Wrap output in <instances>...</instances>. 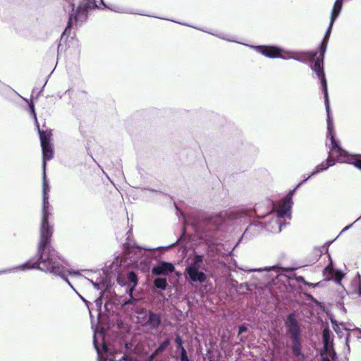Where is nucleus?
<instances>
[{
  "label": "nucleus",
  "mask_w": 361,
  "mask_h": 361,
  "mask_svg": "<svg viewBox=\"0 0 361 361\" xmlns=\"http://www.w3.org/2000/svg\"><path fill=\"white\" fill-rule=\"evenodd\" d=\"M51 206H47V203L42 205L40 238L37 252L38 259H30L25 263L16 267V269L19 271L39 269L46 273L52 274L63 279L75 291L66 276L67 274L71 276H78L80 275L79 272L65 267L63 264L61 257L51 245L53 227L49 224V219L51 216Z\"/></svg>",
  "instance_id": "f257e3e1"
},
{
  "label": "nucleus",
  "mask_w": 361,
  "mask_h": 361,
  "mask_svg": "<svg viewBox=\"0 0 361 361\" xmlns=\"http://www.w3.org/2000/svg\"><path fill=\"white\" fill-rule=\"evenodd\" d=\"M327 138L330 140L331 147L329 152L328 158L325 161L322 162L317 165L311 174L305 178L302 182L300 183L296 189L302 184V183L307 180L311 176H313L318 173L326 170L329 167L334 166L336 161L345 162L353 164L357 168L361 169V157L356 156L349 155L344 149L339 146L338 140L335 139V131L333 123L332 116L327 117Z\"/></svg>",
  "instance_id": "f03ea898"
},
{
  "label": "nucleus",
  "mask_w": 361,
  "mask_h": 361,
  "mask_svg": "<svg viewBox=\"0 0 361 361\" xmlns=\"http://www.w3.org/2000/svg\"><path fill=\"white\" fill-rule=\"evenodd\" d=\"M67 2L68 5L67 8H65V9L71 10V13L69 16L68 25L63 35L68 33L73 24L78 25V24L85 21L87 17V11L89 9L97 7L95 0H82V2H81L78 6L77 10L74 9L73 0H67Z\"/></svg>",
  "instance_id": "7ed1b4c3"
},
{
  "label": "nucleus",
  "mask_w": 361,
  "mask_h": 361,
  "mask_svg": "<svg viewBox=\"0 0 361 361\" xmlns=\"http://www.w3.org/2000/svg\"><path fill=\"white\" fill-rule=\"evenodd\" d=\"M296 190V188L290 190L286 197L282 200L274 219L264 225L265 228L271 233H280L281 227L284 224L283 219L285 218L290 219V209L293 205L292 197Z\"/></svg>",
  "instance_id": "20e7f679"
},
{
  "label": "nucleus",
  "mask_w": 361,
  "mask_h": 361,
  "mask_svg": "<svg viewBox=\"0 0 361 361\" xmlns=\"http://www.w3.org/2000/svg\"><path fill=\"white\" fill-rule=\"evenodd\" d=\"M323 42H322L321 47H320V52H321V58H317L316 61H314V64L311 66L312 70L316 73L318 79L320 80L321 86H322V91L324 93V103H325V108L326 111L327 117L328 116H332L330 111V104H329V95H328V90H327V82L324 71V67H323V59L324 56L325 54V51L323 54L322 47H323Z\"/></svg>",
  "instance_id": "39448f33"
},
{
  "label": "nucleus",
  "mask_w": 361,
  "mask_h": 361,
  "mask_svg": "<svg viewBox=\"0 0 361 361\" xmlns=\"http://www.w3.org/2000/svg\"><path fill=\"white\" fill-rule=\"evenodd\" d=\"M202 269H204L203 256L193 255L185 268V273L191 282L203 283L207 280V275L201 271Z\"/></svg>",
  "instance_id": "423d86ee"
},
{
  "label": "nucleus",
  "mask_w": 361,
  "mask_h": 361,
  "mask_svg": "<svg viewBox=\"0 0 361 361\" xmlns=\"http://www.w3.org/2000/svg\"><path fill=\"white\" fill-rule=\"evenodd\" d=\"M42 155H43V161H42V169H43V202L42 205H44V203H47V206H51L49 202V195L48 192L50 190V187L46 179V164L47 161L50 160L54 157V151L52 148V145L51 143H47L44 145H41Z\"/></svg>",
  "instance_id": "0eeeda50"
},
{
  "label": "nucleus",
  "mask_w": 361,
  "mask_h": 361,
  "mask_svg": "<svg viewBox=\"0 0 361 361\" xmlns=\"http://www.w3.org/2000/svg\"><path fill=\"white\" fill-rule=\"evenodd\" d=\"M331 321L333 324V328L339 338H342L343 337H345V338H350V337L361 338V331L359 329L350 330L347 329L343 323L338 324L333 319H331Z\"/></svg>",
  "instance_id": "6e6552de"
},
{
  "label": "nucleus",
  "mask_w": 361,
  "mask_h": 361,
  "mask_svg": "<svg viewBox=\"0 0 361 361\" xmlns=\"http://www.w3.org/2000/svg\"><path fill=\"white\" fill-rule=\"evenodd\" d=\"M257 52L269 58H281L285 55L286 50L274 46H250Z\"/></svg>",
  "instance_id": "1a4fd4ad"
},
{
  "label": "nucleus",
  "mask_w": 361,
  "mask_h": 361,
  "mask_svg": "<svg viewBox=\"0 0 361 361\" xmlns=\"http://www.w3.org/2000/svg\"><path fill=\"white\" fill-rule=\"evenodd\" d=\"M342 6H343V4H341V3H338V2L334 3V5L333 6V9H332L331 13L330 23H329V25L326 32L325 36L323 39V44H324L323 47H322L323 53L324 51H326V50L327 43L329 41V36H330V34L331 32L333 25L341 13V11L342 9Z\"/></svg>",
  "instance_id": "9d476101"
},
{
  "label": "nucleus",
  "mask_w": 361,
  "mask_h": 361,
  "mask_svg": "<svg viewBox=\"0 0 361 361\" xmlns=\"http://www.w3.org/2000/svg\"><path fill=\"white\" fill-rule=\"evenodd\" d=\"M317 56L316 52H298L286 50L283 59H295L296 61L306 63L309 61L314 60Z\"/></svg>",
  "instance_id": "9b49d317"
},
{
  "label": "nucleus",
  "mask_w": 361,
  "mask_h": 361,
  "mask_svg": "<svg viewBox=\"0 0 361 361\" xmlns=\"http://www.w3.org/2000/svg\"><path fill=\"white\" fill-rule=\"evenodd\" d=\"M29 107H30V109L31 115H32V118L35 119L37 128L38 129V132H39V137H40L41 145L51 143L50 142L51 137V130H46V131L40 130L39 126V123L37 122V115H36V113L35 111V106H34V104L32 102L29 104Z\"/></svg>",
  "instance_id": "f8f14e48"
},
{
  "label": "nucleus",
  "mask_w": 361,
  "mask_h": 361,
  "mask_svg": "<svg viewBox=\"0 0 361 361\" xmlns=\"http://www.w3.org/2000/svg\"><path fill=\"white\" fill-rule=\"evenodd\" d=\"M175 267L173 264L166 262H161L154 266L152 269V273L155 276H167L173 273Z\"/></svg>",
  "instance_id": "ddd939ff"
},
{
  "label": "nucleus",
  "mask_w": 361,
  "mask_h": 361,
  "mask_svg": "<svg viewBox=\"0 0 361 361\" xmlns=\"http://www.w3.org/2000/svg\"><path fill=\"white\" fill-rule=\"evenodd\" d=\"M286 325L289 333L291 334V338H299L300 331L297 321L295 320V314H290L288 315L286 321Z\"/></svg>",
  "instance_id": "4468645a"
},
{
  "label": "nucleus",
  "mask_w": 361,
  "mask_h": 361,
  "mask_svg": "<svg viewBox=\"0 0 361 361\" xmlns=\"http://www.w3.org/2000/svg\"><path fill=\"white\" fill-rule=\"evenodd\" d=\"M264 271L269 273V277L273 279L282 274L285 271V269L278 265H274L271 267H265L264 268L252 269L248 270L249 272H261Z\"/></svg>",
  "instance_id": "2eb2a0df"
},
{
  "label": "nucleus",
  "mask_w": 361,
  "mask_h": 361,
  "mask_svg": "<svg viewBox=\"0 0 361 361\" xmlns=\"http://www.w3.org/2000/svg\"><path fill=\"white\" fill-rule=\"evenodd\" d=\"M85 279H86L87 281H88L89 282H90L94 288L97 290H101L102 292L100 293V295L99 298H97L96 300H95V303H96V305L98 307H100L101 305H102V295H103V292H102V290L106 288V283L104 281V280L102 279H99V280H97L96 281H94L92 279H87L86 277H85Z\"/></svg>",
  "instance_id": "dca6fc26"
},
{
  "label": "nucleus",
  "mask_w": 361,
  "mask_h": 361,
  "mask_svg": "<svg viewBox=\"0 0 361 361\" xmlns=\"http://www.w3.org/2000/svg\"><path fill=\"white\" fill-rule=\"evenodd\" d=\"M106 341L107 340H93V343L98 355H101L102 352L109 354L114 353Z\"/></svg>",
  "instance_id": "f3484780"
},
{
  "label": "nucleus",
  "mask_w": 361,
  "mask_h": 361,
  "mask_svg": "<svg viewBox=\"0 0 361 361\" xmlns=\"http://www.w3.org/2000/svg\"><path fill=\"white\" fill-rule=\"evenodd\" d=\"M161 323V316L159 314L152 312H149V317L146 324L152 329H155L159 326Z\"/></svg>",
  "instance_id": "a211bd4d"
},
{
  "label": "nucleus",
  "mask_w": 361,
  "mask_h": 361,
  "mask_svg": "<svg viewBox=\"0 0 361 361\" xmlns=\"http://www.w3.org/2000/svg\"><path fill=\"white\" fill-rule=\"evenodd\" d=\"M324 341V350L321 355H323L324 353L328 355V357L334 360L336 357V352L333 348L332 341L334 340H323Z\"/></svg>",
  "instance_id": "6ab92c4d"
},
{
  "label": "nucleus",
  "mask_w": 361,
  "mask_h": 361,
  "mask_svg": "<svg viewBox=\"0 0 361 361\" xmlns=\"http://www.w3.org/2000/svg\"><path fill=\"white\" fill-rule=\"evenodd\" d=\"M127 278L128 281L132 283V286L129 289V292L131 295L134 290V288L136 286L137 283V277L134 272L130 271L128 274Z\"/></svg>",
  "instance_id": "aec40b11"
},
{
  "label": "nucleus",
  "mask_w": 361,
  "mask_h": 361,
  "mask_svg": "<svg viewBox=\"0 0 361 361\" xmlns=\"http://www.w3.org/2000/svg\"><path fill=\"white\" fill-rule=\"evenodd\" d=\"M177 344V347L180 348V361H189V359L187 355L186 350L183 346V340H175Z\"/></svg>",
  "instance_id": "412c9836"
},
{
  "label": "nucleus",
  "mask_w": 361,
  "mask_h": 361,
  "mask_svg": "<svg viewBox=\"0 0 361 361\" xmlns=\"http://www.w3.org/2000/svg\"><path fill=\"white\" fill-rule=\"evenodd\" d=\"M156 288L165 290L167 286V281L164 278H157L154 281Z\"/></svg>",
  "instance_id": "4be33fe9"
},
{
  "label": "nucleus",
  "mask_w": 361,
  "mask_h": 361,
  "mask_svg": "<svg viewBox=\"0 0 361 361\" xmlns=\"http://www.w3.org/2000/svg\"><path fill=\"white\" fill-rule=\"evenodd\" d=\"M293 352L295 355L298 356L300 354V340H293Z\"/></svg>",
  "instance_id": "5701e85b"
},
{
  "label": "nucleus",
  "mask_w": 361,
  "mask_h": 361,
  "mask_svg": "<svg viewBox=\"0 0 361 361\" xmlns=\"http://www.w3.org/2000/svg\"><path fill=\"white\" fill-rule=\"evenodd\" d=\"M127 252L128 254H131L133 252H135V255H137V257H135L134 260L135 261L140 255H141L142 249L140 247H132L130 250H128Z\"/></svg>",
  "instance_id": "b1692460"
},
{
  "label": "nucleus",
  "mask_w": 361,
  "mask_h": 361,
  "mask_svg": "<svg viewBox=\"0 0 361 361\" xmlns=\"http://www.w3.org/2000/svg\"><path fill=\"white\" fill-rule=\"evenodd\" d=\"M343 274L341 271H336L334 274V279L337 283H341Z\"/></svg>",
  "instance_id": "393cba45"
},
{
  "label": "nucleus",
  "mask_w": 361,
  "mask_h": 361,
  "mask_svg": "<svg viewBox=\"0 0 361 361\" xmlns=\"http://www.w3.org/2000/svg\"><path fill=\"white\" fill-rule=\"evenodd\" d=\"M14 271H18V269H16V267H13V268L6 269H2V270H0V274L11 273Z\"/></svg>",
  "instance_id": "a878e982"
},
{
  "label": "nucleus",
  "mask_w": 361,
  "mask_h": 361,
  "mask_svg": "<svg viewBox=\"0 0 361 361\" xmlns=\"http://www.w3.org/2000/svg\"><path fill=\"white\" fill-rule=\"evenodd\" d=\"M260 207H261V204H259L256 207V208L255 209V213L256 214L259 216V217H263L264 215L260 213Z\"/></svg>",
  "instance_id": "bb28decb"
},
{
  "label": "nucleus",
  "mask_w": 361,
  "mask_h": 361,
  "mask_svg": "<svg viewBox=\"0 0 361 361\" xmlns=\"http://www.w3.org/2000/svg\"><path fill=\"white\" fill-rule=\"evenodd\" d=\"M329 338V331L327 329H324L323 331V338Z\"/></svg>",
  "instance_id": "cd10ccee"
},
{
  "label": "nucleus",
  "mask_w": 361,
  "mask_h": 361,
  "mask_svg": "<svg viewBox=\"0 0 361 361\" xmlns=\"http://www.w3.org/2000/svg\"><path fill=\"white\" fill-rule=\"evenodd\" d=\"M247 330V328L245 326V325H241L240 326H239V330H238V334H242L243 332Z\"/></svg>",
  "instance_id": "c85d7f7f"
},
{
  "label": "nucleus",
  "mask_w": 361,
  "mask_h": 361,
  "mask_svg": "<svg viewBox=\"0 0 361 361\" xmlns=\"http://www.w3.org/2000/svg\"><path fill=\"white\" fill-rule=\"evenodd\" d=\"M159 350H161V346H160V347H159V348L156 350V352H155L154 353H152V354L150 355V357H149V360H147V361H152V360L154 359V356H155V354H156L158 351H159Z\"/></svg>",
  "instance_id": "c756f323"
},
{
  "label": "nucleus",
  "mask_w": 361,
  "mask_h": 361,
  "mask_svg": "<svg viewBox=\"0 0 361 361\" xmlns=\"http://www.w3.org/2000/svg\"><path fill=\"white\" fill-rule=\"evenodd\" d=\"M218 37H220V38H222L224 39H226L228 41H231V42H233L234 41V40H233L231 39L226 38V36L224 35H223V34H221V35H218Z\"/></svg>",
  "instance_id": "7c9ffc66"
},
{
  "label": "nucleus",
  "mask_w": 361,
  "mask_h": 361,
  "mask_svg": "<svg viewBox=\"0 0 361 361\" xmlns=\"http://www.w3.org/2000/svg\"><path fill=\"white\" fill-rule=\"evenodd\" d=\"M265 204L269 206L267 214H271L272 212V209L271 208V203L269 202H267Z\"/></svg>",
  "instance_id": "2f4dec72"
},
{
  "label": "nucleus",
  "mask_w": 361,
  "mask_h": 361,
  "mask_svg": "<svg viewBox=\"0 0 361 361\" xmlns=\"http://www.w3.org/2000/svg\"><path fill=\"white\" fill-rule=\"evenodd\" d=\"M328 269H329L330 274L332 275L333 274V268L331 265L325 269L326 271Z\"/></svg>",
  "instance_id": "473e14b6"
},
{
  "label": "nucleus",
  "mask_w": 361,
  "mask_h": 361,
  "mask_svg": "<svg viewBox=\"0 0 361 361\" xmlns=\"http://www.w3.org/2000/svg\"><path fill=\"white\" fill-rule=\"evenodd\" d=\"M353 224H350L349 226H345L341 231V233L343 232H345V231H347L348 229H349L351 226H352Z\"/></svg>",
  "instance_id": "72a5a7b5"
},
{
  "label": "nucleus",
  "mask_w": 361,
  "mask_h": 361,
  "mask_svg": "<svg viewBox=\"0 0 361 361\" xmlns=\"http://www.w3.org/2000/svg\"><path fill=\"white\" fill-rule=\"evenodd\" d=\"M135 299L129 300H128V301H126V302L123 303V305H127V304L131 303V302H135Z\"/></svg>",
  "instance_id": "f704fd0d"
},
{
  "label": "nucleus",
  "mask_w": 361,
  "mask_h": 361,
  "mask_svg": "<svg viewBox=\"0 0 361 361\" xmlns=\"http://www.w3.org/2000/svg\"><path fill=\"white\" fill-rule=\"evenodd\" d=\"M322 361H331L329 357H324L322 360Z\"/></svg>",
  "instance_id": "c9c22d12"
},
{
  "label": "nucleus",
  "mask_w": 361,
  "mask_h": 361,
  "mask_svg": "<svg viewBox=\"0 0 361 361\" xmlns=\"http://www.w3.org/2000/svg\"><path fill=\"white\" fill-rule=\"evenodd\" d=\"M169 340H166V341L164 343V345H167L169 343Z\"/></svg>",
  "instance_id": "e433bc0d"
},
{
  "label": "nucleus",
  "mask_w": 361,
  "mask_h": 361,
  "mask_svg": "<svg viewBox=\"0 0 361 361\" xmlns=\"http://www.w3.org/2000/svg\"><path fill=\"white\" fill-rule=\"evenodd\" d=\"M335 2L341 3L343 4V0H336Z\"/></svg>",
  "instance_id": "4c0bfd02"
},
{
  "label": "nucleus",
  "mask_w": 361,
  "mask_h": 361,
  "mask_svg": "<svg viewBox=\"0 0 361 361\" xmlns=\"http://www.w3.org/2000/svg\"><path fill=\"white\" fill-rule=\"evenodd\" d=\"M80 298L83 300V301H85V300L84 299V298H82L81 295H80Z\"/></svg>",
  "instance_id": "58836bf2"
},
{
  "label": "nucleus",
  "mask_w": 361,
  "mask_h": 361,
  "mask_svg": "<svg viewBox=\"0 0 361 361\" xmlns=\"http://www.w3.org/2000/svg\"><path fill=\"white\" fill-rule=\"evenodd\" d=\"M143 250H150L151 249H149V248H143Z\"/></svg>",
  "instance_id": "ea45409f"
},
{
  "label": "nucleus",
  "mask_w": 361,
  "mask_h": 361,
  "mask_svg": "<svg viewBox=\"0 0 361 361\" xmlns=\"http://www.w3.org/2000/svg\"><path fill=\"white\" fill-rule=\"evenodd\" d=\"M115 11H117V12H121V11L120 9L115 10Z\"/></svg>",
  "instance_id": "a19ab883"
},
{
  "label": "nucleus",
  "mask_w": 361,
  "mask_h": 361,
  "mask_svg": "<svg viewBox=\"0 0 361 361\" xmlns=\"http://www.w3.org/2000/svg\"><path fill=\"white\" fill-rule=\"evenodd\" d=\"M360 219H361V216L355 221H358Z\"/></svg>",
  "instance_id": "79ce46f5"
},
{
  "label": "nucleus",
  "mask_w": 361,
  "mask_h": 361,
  "mask_svg": "<svg viewBox=\"0 0 361 361\" xmlns=\"http://www.w3.org/2000/svg\"><path fill=\"white\" fill-rule=\"evenodd\" d=\"M101 1H102V4H103V5H104V2H103V0H101Z\"/></svg>",
  "instance_id": "37998d69"
},
{
  "label": "nucleus",
  "mask_w": 361,
  "mask_h": 361,
  "mask_svg": "<svg viewBox=\"0 0 361 361\" xmlns=\"http://www.w3.org/2000/svg\"><path fill=\"white\" fill-rule=\"evenodd\" d=\"M209 361H212V360H209Z\"/></svg>",
  "instance_id": "c03bdc74"
}]
</instances>
